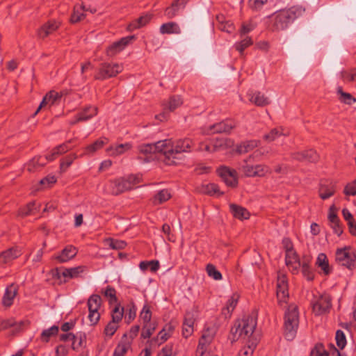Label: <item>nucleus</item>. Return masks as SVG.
<instances>
[{"label": "nucleus", "mask_w": 356, "mask_h": 356, "mask_svg": "<svg viewBox=\"0 0 356 356\" xmlns=\"http://www.w3.org/2000/svg\"><path fill=\"white\" fill-rule=\"evenodd\" d=\"M305 10L301 7L292 6L280 10L268 17V29L272 32L284 31Z\"/></svg>", "instance_id": "f257e3e1"}, {"label": "nucleus", "mask_w": 356, "mask_h": 356, "mask_svg": "<svg viewBox=\"0 0 356 356\" xmlns=\"http://www.w3.org/2000/svg\"><path fill=\"white\" fill-rule=\"evenodd\" d=\"M256 326L257 321L251 316H247L241 321H237L231 330L233 340L241 339L250 342Z\"/></svg>", "instance_id": "7ed1b4c3"}, {"label": "nucleus", "mask_w": 356, "mask_h": 356, "mask_svg": "<svg viewBox=\"0 0 356 356\" xmlns=\"http://www.w3.org/2000/svg\"><path fill=\"white\" fill-rule=\"evenodd\" d=\"M84 10L83 6H76L74 8V12L71 16L70 21L72 23H76L81 21L85 18V15L83 13Z\"/></svg>", "instance_id": "c03bdc74"}, {"label": "nucleus", "mask_w": 356, "mask_h": 356, "mask_svg": "<svg viewBox=\"0 0 356 356\" xmlns=\"http://www.w3.org/2000/svg\"><path fill=\"white\" fill-rule=\"evenodd\" d=\"M118 323L113 321H110L104 329V334L108 337H112L118 328Z\"/></svg>", "instance_id": "052dcab7"}, {"label": "nucleus", "mask_w": 356, "mask_h": 356, "mask_svg": "<svg viewBox=\"0 0 356 356\" xmlns=\"http://www.w3.org/2000/svg\"><path fill=\"white\" fill-rule=\"evenodd\" d=\"M59 26L60 24L56 21H49L38 29V35L39 38L44 39L56 31Z\"/></svg>", "instance_id": "4be33fe9"}, {"label": "nucleus", "mask_w": 356, "mask_h": 356, "mask_svg": "<svg viewBox=\"0 0 356 356\" xmlns=\"http://www.w3.org/2000/svg\"><path fill=\"white\" fill-rule=\"evenodd\" d=\"M336 261L348 269L356 266V256L350 247L337 249L335 254Z\"/></svg>", "instance_id": "423d86ee"}, {"label": "nucleus", "mask_w": 356, "mask_h": 356, "mask_svg": "<svg viewBox=\"0 0 356 356\" xmlns=\"http://www.w3.org/2000/svg\"><path fill=\"white\" fill-rule=\"evenodd\" d=\"M343 192L346 195H356V179L346 186Z\"/></svg>", "instance_id": "338daca9"}, {"label": "nucleus", "mask_w": 356, "mask_h": 356, "mask_svg": "<svg viewBox=\"0 0 356 356\" xmlns=\"http://www.w3.org/2000/svg\"><path fill=\"white\" fill-rule=\"evenodd\" d=\"M200 191L204 194L209 195H220L222 194V193H220L218 186L214 183L202 184L200 188Z\"/></svg>", "instance_id": "e433bc0d"}, {"label": "nucleus", "mask_w": 356, "mask_h": 356, "mask_svg": "<svg viewBox=\"0 0 356 356\" xmlns=\"http://www.w3.org/2000/svg\"><path fill=\"white\" fill-rule=\"evenodd\" d=\"M277 298L280 305L286 302L289 298L288 280L286 276L280 273L277 280Z\"/></svg>", "instance_id": "9d476101"}, {"label": "nucleus", "mask_w": 356, "mask_h": 356, "mask_svg": "<svg viewBox=\"0 0 356 356\" xmlns=\"http://www.w3.org/2000/svg\"><path fill=\"white\" fill-rule=\"evenodd\" d=\"M116 291L114 288L108 286L106 289V291L104 292V296L109 298V302L110 304L116 303L118 302V299L116 297Z\"/></svg>", "instance_id": "0e129e2a"}, {"label": "nucleus", "mask_w": 356, "mask_h": 356, "mask_svg": "<svg viewBox=\"0 0 356 356\" xmlns=\"http://www.w3.org/2000/svg\"><path fill=\"white\" fill-rule=\"evenodd\" d=\"M181 98L178 95H173L170 97L166 107L170 111H173L182 104Z\"/></svg>", "instance_id": "49530a36"}, {"label": "nucleus", "mask_w": 356, "mask_h": 356, "mask_svg": "<svg viewBox=\"0 0 356 356\" xmlns=\"http://www.w3.org/2000/svg\"><path fill=\"white\" fill-rule=\"evenodd\" d=\"M291 157L294 160L301 162L316 163L319 160V155L312 149L291 153Z\"/></svg>", "instance_id": "4468645a"}, {"label": "nucleus", "mask_w": 356, "mask_h": 356, "mask_svg": "<svg viewBox=\"0 0 356 356\" xmlns=\"http://www.w3.org/2000/svg\"><path fill=\"white\" fill-rule=\"evenodd\" d=\"M240 296L238 293H233L230 298L228 300L226 307L222 309V314L227 316H230L232 312L235 309Z\"/></svg>", "instance_id": "473e14b6"}, {"label": "nucleus", "mask_w": 356, "mask_h": 356, "mask_svg": "<svg viewBox=\"0 0 356 356\" xmlns=\"http://www.w3.org/2000/svg\"><path fill=\"white\" fill-rule=\"evenodd\" d=\"M302 272L304 276L309 281H312L314 279V274L311 271L310 266L309 265L308 261H304L302 264Z\"/></svg>", "instance_id": "680f3d73"}, {"label": "nucleus", "mask_w": 356, "mask_h": 356, "mask_svg": "<svg viewBox=\"0 0 356 356\" xmlns=\"http://www.w3.org/2000/svg\"><path fill=\"white\" fill-rule=\"evenodd\" d=\"M212 143L215 152L226 150L234 146V141L227 138H216Z\"/></svg>", "instance_id": "393cba45"}, {"label": "nucleus", "mask_w": 356, "mask_h": 356, "mask_svg": "<svg viewBox=\"0 0 356 356\" xmlns=\"http://www.w3.org/2000/svg\"><path fill=\"white\" fill-rule=\"evenodd\" d=\"M206 270L208 275L212 277L215 280H220L222 279V275L219 270H218L216 266L211 264L207 265Z\"/></svg>", "instance_id": "09e8293b"}, {"label": "nucleus", "mask_w": 356, "mask_h": 356, "mask_svg": "<svg viewBox=\"0 0 356 356\" xmlns=\"http://www.w3.org/2000/svg\"><path fill=\"white\" fill-rule=\"evenodd\" d=\"M331 299L328 295H322L312 302V308L316 315H321L329 311L331 307Z\"/></svg>", "instance_id": "9b49d317"}, {"label": "nucleus", "mask_w": 356, "mask_h": 356, "mask_svg": "<svg viewBox=\"0 0 356 356\" xmlns=\"http://www.w3.org/2000/svg\"><path fill=\"white\" fill-rule=\"evenodd\" d=\"M132 145L129 143L111 146L107 149V152L111 156H117L131 149Z\"/></svg>", "instance_id": "c756f323"}, {"label": "nucleus", "mask_w": 356, "mask_h": 356, "mask_svg": "<svg viewBox=\"0 0 356 356\" xmlns=\"http://www.w3.org/2000/svg\"><path fill=\"white\" fill-rule=\"evenodd\" d=\"M152 313L149 307L147 305H145L140 313V317L143 320L144 323H149L151 320Z\"/></svg>", "instance_id": "69168bd1"}, {"label": "nucleus", "mask_w": 356, "mask_h": 356, "mask_svg": "<svg viewBox=\"0 0 356 356\" xmlns=\"http://www.w3.org/2000/svg\"><path fill=\"white\" fill-rule=\"evenodd\" d=\"M253 43L252 40L250 37H246L243 40H242L241 42H237L235 44V47L237 51H238L241 54H243V51L248 47L249 46L252 45Z\"/></svg>", "instance_id": "603ef678"}, {"label": "nucleus", "mask_w": 356, "mask_h": 356, "mask_svg": "<svg viewBox=\"0 0 356 356\" xmlns=\"http://www.w3.org/2000/svg\"><path fill=\"white\" fill-rule=\"evenodd\" d=\"M336 342L338 347L343 349L346 345V339L342 330H337L336 332Z\"/></svg>", "instance_id": "bf43d9fd"}, {"label": "nucleus", "mask_w": 356, "mask_h": 356, "mask_svg": "<svg viewBox=\"0 0 356 356\" xmlns=\"http://www.w3.org/2000/svg\"><path fill=\"white\" fill-rule=\"evenodd\" d=\"M171 195L167 189H163L159 191L153 197L152 202L154 204H161L166 202L170 198Z\"/></svg>", "instance_id": "4c0bfd02"}, {"label": "nucleus", "mask_w": 356, "mask_h": 356, "mask_svg": "<svg viewBox=\"0 0 356 356\" xmlns=\"http://www.w3.org/2000/svg\"><path fill=\"white\" fill-rule=\"evenodd\" d=\"M254 166L255 177H264L269 172V168L267 165L258 164Z\"/></svg>", "instance_id": "e2e57ef3"}, {"label": "nucleus", "mask_w": 356, "mask_h": 356, "mask_svg": "<svg viewBox=\"0 0 356 356\" xmlns=\"http://www.w3.org/2000/svg\"><path fill=\"white\" fill-rule=\"evenodd\" d=\"M165 145V162L168 165L176 164L175 159H180L182 153L191 152L194 146L193 141L189 138H184L172 142L171 140H164Z\"/></svg>", "instance_id": "f03ea898"}, {"label": "nucleus", "mask_w": 356, "mask_h": 356, "mask_svg": "<svg viewBox=\"0 0 356 356\" xmlns=\"http://www.w3.org/2000/svg\"><path fill=\"white\" fill-rule=\"evenodd\" d=\"M249 99L257 106H265L270 103L268 98L265 97L264 95L261 94L260 92H257L250 95Z\"/></svg>", "instance_id": "72a5a7b5"}, {"label": "nucleus", "mask_w": 356, "mask_h": 356, "mask_svg": "<svg viewBox=\"0 0 356 356\" xmlns=\"http://www.w3.org/2000/svg\"><path fill=\"white\" fill-rule=\"evenodd\" d=\"M122 66L117 63H102L100 65L98 73L95 76V79L104 80L110 77L115 76L122 71Z\"/></svg>", "instance_id": "6e6552de"}, {"label": "nucleus", "mask_w": 356, "mask_h": 356, "mask_svg": "<svg viewBox=\"0 0 356 356\" xmlns=\"http://www.w3.org/2000/svg\"><path fill=\"white\" fill-rule=\"evenodd\" d=\"M311 356H329V353L325 349L322 343H318L312 350Z\"/></svg>", "instance_id": "13d9d810"}, {"label": "nucleus", "mask_w": 356, "mask_h": 356, "mask_svg": "<svg viewBox=\"0 0 356 356\" xmlns=\"http://www.w3.org/2000/svg\"><path fill=\"white\" fill-rule=\"evenodd\" d=\"M259 144V141L256 140L244 141L237 145L236 151L240 154H245L258 147Z\"/></svg>", "instance_id": "7c9ffc66"}, {"label": "nucleus", "mask_w": 356, "mask_h": 356, "mask_svg": "<svg viewBox=\"0 0 356 356\" xmlns=\"http://www.w3.org/2000/svg\"><path fill=\"white\" fill-rule=\"evenodd\" d=\"M64 92H58L54 90H51L47 92L43 97L42 101L40 104L38 109L33 113V116L35 117L42 108H44L47 106H51L55 104H58Z\"/></svg>", "instance_id": "f8f14e48"}, {"label": "nucleus", "mask_w": 356, "mask_h": 356, "mask_svg": "<svg viewBox=\"0 0 356 356\" xmlns=\"http://www.w3.org/2000/svg\"><path fill=\"white\" fill-rule=\"evenodd\" d=\"M127 334H124L121 341L119 343L118 346L115 348L113 356H124L130 348V342L126 341Z\"/></svg>", "instance_id": "f704fd0d"}, {"label": "nucleus", "mask_w": 356, "mask_h": 356, "mask_svg": "<svg viewBox=\"0 0 356 356\" xmlns=\"http://www.w3.org/2000/svg\"><path fill=\"white\" fill-rule=\"evenodd\" d=\"M77 114H82L83 117H87V120H88L97 114V108L95 106H88L85 107L81 112L78 113Z\"/></svg>", "instance_id": "6e6d98bb"}, {"label": "nucleus", "mask_w": 356, "mask_h": 356, "mask_svg": "<svg viewBox=\"0 0 356 356\" xmlns=\"http://www.w3.org/2000/svg\"><path fill=\"white\" fill-rule=\"evenodd\" d=\"M85 266H79L74 268H64L62 270H57V275L58 278L63 276L64 278H76L80 276L86 270Z\"/></svg>", "instance_id": "412c9836"}, {"label": "nucleus", "mask_w": 356, "mask_h": 356, "mask_svg": "<svg viewBox=\"0 0 356 356\" xmlns=\"http://www.w3.org/2000/svg\"><path fill=\"white\" fill-rule=\"evenodd\" d=\"M337 93L339 95V99L341 102L347 104H351L353 102L356 101L351 94L343 92L342 90V88L340 86L337 88Z\"/></svg>", "instance_id": "a18cd8bd"}, {"label": "nucleus", "mask_w": 356, "mask_h": 356, "mask_svg": "<svg viewBox=\"0 0 356 356\" xmlns=\"http://www.w3.org/2000/svg\"><path fill=\"white\" fill-rule=\"evenodd\" d=\"M156 330V325L153 323H145L142 330L141 336L144 339L149 338Z\"/></svg>", "instance_id": "3c124183"}, {"label": "nucleus", "mask_w": 356, "mask_h": 356, "mask_svg": "<svg viewBox=\"0 0 356 356\" xmlns=\"http://www.w3.org/2000/svg\"><path fill=\"white\" fill-rule=\"evenodd\" d=\"M3 264L15 259L21 255V251L16 247L10 248L1 253Z\"/></svg>", "instance_id": "cd10ccee"}, {"label": "nucleus", "mask_w": 356, "mask_h": 356, "mask_svg": "<svg viewBox=\"0 0 356 356\" xmlns=\"http://www.w3.org/2000/svg\"><path fill=\"white\" fill-rule=\"evenodd\" d=\"M230 211L234 218L239 220L248 219L250 217L249 211L244 207L238 206L235 204H231L229 205Z\"/></svg>", "instance_id": "c85d7f7f"}, {"label": "nucleus", "mask_w": 356, "mask_h": 356, "mask_svg": "<svg viewBox=\"0 0 356 356\" xmlns=\"http://www.w3.org/2000/svg\"><path fill=\"white\" fill-rule=\"evenodd\" d=\"M152 19V15L145 14L139 18L132 21L127 26L129 31H133L137 29L145 26Z\"/></svg>", "instance_id": "bb28decb"}, {"label": "nucleus", "mask_w": 356, "mask_h": 356, "mask_svg": "<svg viewBox=\"0 0 356 356\" xmlns=\"http://www.w3.org/2000/svg\"><path fill=\"white\" fill-rule=\"evenodd\" d=\"M104 243L113 250H122L127 245L125 241L122 240H115L112 238H106L104 240Z\"/></svg>", "instance_id": "79ce46f5"}, {"label": "nucleus", "mask_w": 356, "mask_h": 356, "mask_svg": "<svg viewBox=\"0 0 356 356\" xmlns=\"http://www.w3.org/2000/svg\"><path fill=\"white\" fill-rule=\"evenodd\" d=\"M104 144L105 143L104 140L101 139L97 140L95 143L86 147V154H92L95 152L97 150L102 148Z\"/></svg>", "instance_id": "5fc2aeb1"}, {"label": "nucleus", "mask_w": 356, "mask_h": 356, "mask_svg": "<svg viewBox=\"0 0 356 356\" xmlns=\"http://www.w3.org/2000/svg\"><path fill=\"white\" fill-rule=\"evenodd\" d=\"M285 262L287 267L293 273H297L301 266V263L296 250H289L285 254Z\"/></svg>", "instance_id": "aec40b11"}, {"label": "nucleus", "mask_w": 356, "mask_h": 356, "mask_svg": "<svg viewBox=\"0 0 356 356\" xmlns=\"http://www.w3.org/2000/svg\"><path fill=\"white\" fill-rule=\"evenodd\" d=\"M88 319L91 325L97 324L100 319V314L99 309L102 304V298L100 296L94 294L92 295L88 300Z\"/></svg>", "instance_id": "0eeeda50"}, {"label": "nucleus", "mask_w": 356, "mask_h": 356, "mask_svg": "<svg viewBox=\"0 0 356 356\" xmlns=\"http://www.w3.org/2000/svg\"><path fill=\"white\" fill-rule=\"evenodd\" d=\"M217 328L214 325L206 327L203 330L197 349V353L200 354V356H202L206 350L207 346H209L213 340Z\"/></svg>", "instance_id": "1a4fd4ad"}, {"label": "nucleus", "mask_w": 356, "mask_h": 356, "mask_svg": "<svg viewBox=\"0 0 356 356\" xmlns=\"http://www.w3.org/2000/svg\"><path fill=\"white\" fill-rule=\"evenodd\" d=\"M77 249L73 245L66 246L55 259L60 263H65L73 259L77 254Z\"/></svg>", "instance_id": "5701e85b"}, {"label": "nucleus", "mask_w": 356, "mask_h": 356, "mask_svg": "<svg viewBox=\"0 0 356 356\" xmlns=\"http://www.w3.org/2000/svg\"><path fill=\"white\" fill-rule=\"evenodd\" d=\"M35 204V202H29L24 207H22L19 210V215L22 216H26L35 213V211L39 210V207H37Z\"/></svg>", "instance_id": "37998d69"}, {"label": "nucleus", "mask_w": 356, "mask_h": 356, "mask_svg": "<svg viewBox=\"0 0 356 356\" xmlns=\"http://www.w3.org/2000/svg\"><path fill=\"white\" fill-rule=\"evenodd\" d=\"M255 346H256V343L254 342H252L250 345L249 344L248 347H245L243 349H242L240 351V353H239L240 356H250V355H252Z\"/></svg>", "instance_id": "774afa93"}, {"label": "nucleus", "mask_w": 356, "mask_h": 356, "mask_svg": "<svg viewBox=\"0 0 356 356\" xmlns=\"http://www.w3.org/2000/svg\"><path fill=\"white\" fill-rule=\"evenodd\" d=\"M166 142L163 140L158 141L155 143L143 144L138 146V151L143 154H152L155 153H161L165 156V145Z\"/></svg>", "instance_id": "2eb2a0df"}, {"label": "nucleus", "mask_w": 356, "mask_h": 356, "mask_svg": "<svg viewBox=\"0 0 356 356\" xmlns=\"http://www.w3.org/2000/svg\"><path fill=\"white\" fill-rule=\"evenodd\" d=\"M219 176L222 179L225 183L231 187H236L238 184L237 173L235 170L227 167H220L218 170Z\"/></svg>", "instance_id": "ddd939ff"}, {"label": "nucleus", "mask_w": 356, "mask_h": 356, "mask_svg": "<svg viewBox=\"0 0 356 356\" xmlns=\"http://www.w3.org/2000/svg\"><path fill=\"white\" fill-rule=\"evenodd\" d=\"M76 157H77L76 155L74 154H69V155L66 156L65 158H63L60 161V170L63 172H65L67 169V168H69L72 165L74 160L76 159Z\"/></svg>", "instance_id": "8fccbe9b"}, {"label": "nucleus", "mask_w": 356, "mask_h": 356, "mask_svg": "<svg viewBox=\"0 0 356 356\" xmlns=\"http://www.w3.org/2000/svg\"><path fill=\"white\" fill-rule=\"evenodd\" d=\"M124 314V307H120V305H115L112 311L111 321L119 323L121 321Z\"/></svg>", "instance_id": "de8ad7c7"}, {"label": "nucleus", "mask_w": 356, "mask_h": 356, "mask_svg": "<svg viewBox=\"0 0 356 356\" xmlns=\"http://www.w3.org/2000/svg\"><path fill=\"white\" fill-rule=\"evenodd\" d=\"M299 325V313L297 305L291 304L288 307L284 315V336L289 341L296 337Z\"/></svg>", "instance_id": "39448f33"}, {"label": "nucleus", "mask_w": 356, "mask_h": 356, "mask_svg": "<svg viewBox=\"0 0 356 356\" xmlns=\"http://www.w3.org/2000/svg\"><path fill=\"white\" fill-rule=\"evenodd\" d=\"M17 293V288L14 284L8 286L2 298L3 305L6 307H10L13 304V299L16 296Z\"/></svg>", "instance_id": "a878e982"}, {"label": "nucleus", "mask_w": 356, "mask_h": 356, "mask_svg": "<svg viewBox=\"0 0 356 356\" xmlns=\"http://www.w3.org/2000/svg\"><path fill=\"white\" fill-rule=\"evenodd\" d=\"M316 264L321 267L322 270L325 275H328L330 273V268L326 255L323 253L318 254L317 257Z\"/></svg>", "instance_id": "58836bf2"}, {"label": "nucleus", "mask_w": 356, "mask_h": 356, "mask_svg": "<svg viewBox=\"0 0 356 356\" xmlns=\"http://www.w3.org/2000/svg\"><path fill=\"white\" fill-rule=\"evenodd\" d=\"M240 170L245 177H255L254 166L249 165L247 160L244 161V164L241 166Z\"/></svg>", "instance_id": "864d4df0"}, {"label": "nucleus", "mask_w": 356, "mask_h": 356, "mask_svg": "<svg viewBox=\"0 0 356 356\" xmlns=\"http://www.w3.org/2000/svg\"><path fill=\"white\" fill-rule=\"evenodd\" d=\"M29 324L28 321H21L17 322L14 318L0 319V332L8 328H13V334L20 332Z\"/></svg>", "instance_id": "f3484780"}, {"label": "nucleus", "mask_w": 356, "mask_h": 356, "mask_svg": "<svg viewBox=\"0 0 356 356\" xmlns=\"http://www.w3.org/2000/svg\"><path fill=\"white\" fill-rule=\"evenodd\" d=\"M283 135L282 132L277 128H274L269 133L264 136V139L268 142H272L276 138Z\"/></svg>", "instance_id": "4d7b16f0"}, {"label": "nucleus", "mask_w": 356, "mask_h": 356, "mask_svg": "<svg viewBox=\"0 0 356 356\" xmlns=\"http://www.w3.org/2000/svg\"><path fill=\"white\" fill-rule=\"evenodd\" d=\"M188 0H175L170 5V6L168 7L165 10V15L168 19H172L175 17L178 11L181 8H184Z\"/></svg>", "instance_id": "b1692460"}, {"label": "nucleus", "mask_w": 356, "mask_h": 356, "mask_svg": "<svg viewBox=\"0 0 356 356\" xmlns=\"http://www.w3.org/2000/svg\"><path fill=\"white\" fill-rule=\"evenodd\" d=\"M236 127V123L235 121L231 119H227L210 126L209 130L211 134H228Z\"/></svg>", "instance_id": "dca6fc26"}, {"label": "nucleus", "mask_w": 356, "mask_h": 356, "mask_svg": "<svg viewBox=\"0 0 356 356\" xmlns=\"http://www.w3.org/2000/svg\"><path fill=\"white\" fill-rule=\"evenodd\" d=\"M159 30L161 34H179L181 33L179 25L174 22L163 24Z\"/></svg>", "instance_id": "2f4dec72"}, {"label": "nucleus", "mask_w": 356, "mask_h": 356, "mask_svg": "<svg viewBox=\"0 0 356 356\" xmlns=\"http://www.w3.org/2000/svg\"><path fill=\"white\" fill-rule=\"evenodd\" d=\"M47 161L45 157L41 156L34 157L27 164V170L29 172L34 171L39 168L43 167Z\"/></svg>", "instance_id": "c9c22d12"}, {"label": "nucleus", "mask_w": 356, "mask_h": 356, "mask_svg": "<svg viewBox=\"0 0 356 356\" xmlns=\"http://www.w3.org/2000/svg\"><path fill=\"white\" fill-rule=\"evenodd\" d=\"M159 266V262L157 260L144 261H141L139 264V267L142 270L144 271L149 268V270L153 273L157 271Z\"/></svg>", "instance_id": "ea45409f"}, {"label": "nucleus", "mask_w": 356, "mask_h": 356, "mask_svg": "<svg viewBox=\"0 0 356 356\" xmlns=\"http://www.w3.org/2000/svg\"><path fill=\"white\" fill-rule=\"evenodd\" d=\"M134 36H128L121 38L120 40L113 42L106 49L107 56L112 57L117 53L121 51L133 40Z\"/></svg>", "instance_id": "6ab92c4d"}, {"label": "nucleus", "mask_w": 356, "mask_h": 356, "mask_svg": "<svg viewBox=\"0 0 356 356\" xmlns=\"http://www.w3.org/2000/svg\"><path fill=\"white\" fill-rule=\"evenodd\" d=\"M58 326L53 325L50 328L43 330L41 333L40 338L43 341L48 342L51 337L58 334Z\"/></svg>", "instance_id": "a19ab883"}, {"label": "nucleus", "mask_w": 356, "mask_h": 356, "mask_svg": "<svg viewBox=\"0 0 356 356\" xmlns=\"http://www.w3.org/2000/svg\"><path fill=\"white\" fill-rule=\"evenodd\" d=\"M141 181L142 175H130L127 177H120L109 181L108 191L111 194L118 195L133 189Z\"/></svg>", "instance_id": "20e7f679"}, {"label": "nucleus", "mask_w": 356, "mask_h": 356, "mask_svg": "<svg viewBox=\"0 0 356 356\" xmlns=\"http://www.w3.org/2000/svg\"><path fill=\"white\" fill-rule=\"evenodd\" d=\"M336 192V184L333 181L325 180L320 183L318 194L322 200H326L334 195Z\"/></svg>", "instance_id": "a211bd4d"}]
</instances>
